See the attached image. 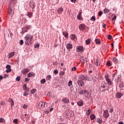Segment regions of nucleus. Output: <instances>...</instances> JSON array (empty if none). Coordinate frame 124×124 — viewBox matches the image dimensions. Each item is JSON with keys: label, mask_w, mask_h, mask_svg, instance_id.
<instances>
[{"label": "nucleus", "mask_w": 124, "mask_h": 124, "mask_svg": "<svg viewBox=\"0 0 124 124\" xmlns=\"http://www.w3.org/2000/svg\"><path fill=\"white\" fill-rule=\"evenodd\" d=\"M33 37V36L31 35L30 34H27L26 36L24 37L25 44L26 45H28V46L31 45V44H32Z\"/></svg>", "instance_id": "1"}, {"label": "nucleus", "mask_w": 124, "mask_h": 124, "mask_svg": "<svg viewBox=\"0 0 124 124\" xmlns=\"http://www.w3.org/2000/svg\"><path fill=\"white\" fill-rule=\"evenodd\" d=\"M108 89L109 87H107V83L104 81H102L99 85V90L101 93L105 92V91H108Z\"/></svg>", "instance_id": "2"}, {"label": "nucleus", "mask_w": 124, "mask_h": 124, "mask_svg": "<svg viewBox=\"0 0 124 124\" xmlns=\"http://www.w3.org/2000/svg\"><path fill=\"white\" fill-rule=\"evenodd\" d=\"M105 78L108 83V85L109 86H108V88L112 86L113 82L111 81V79H109V75L108 74H106Z\"/></svg>", "instance_id": "3"}, {"label": "nucleus", "mask_w": 124, "mask_h": 124, "mask_svg": "<svg viewBox=\"0 0 124 124\" xmlns=\"http://www.w3.org/2000/svg\"><path fill=\"white\" fill-rule=\"evenodd\" d=\"M88 81H93V82H96L97 81L98 78L95 77V76H93L91 77H89L88 78Z\"/></svg>", "instance_id": "4"}, {"label": "nucleus", "mask_w": 124, "mask_h": 124, "mask_svg": "<svg viewBox=\"0 0 124 124\" xmlns=\"http://www.w3.org/2000/svg\"><path fill=\"white\" fill-rule=\"evenodd\" d=\"M45 107V103L44 102H40L38 103V108L39 109H42L43 108H44Z\"/></svg>", "instance_id": "5"}, {"label": "nucleus", "mask_w": 124, "mask_h": 124, "mask_svg": "<svg viewBox=\"0 0 124 124\" xmlns=\"http://www.w3.org/2000/svg\"><path fill=\"white\" fill-rule=\"evenodd\" d=\"M103 116L105 119H107L109 117V112H108V110H106L104 111Z\"/></svg>", "instance_id": "6"}, {"label": "nucleus", "mask_w": 124, "mask_h": 124, "mask_svg": "<svg viewBox=\"0 0 124 124\" xmlns=\"http://www.w3.org/2000/svg\"><path fill=\"white\" fill-rule=\"evenodd\" d=\"M84 51V47L82 46H78L77 47V52H83Z\"/></svg>", "instance_id": "7"}, {"label": "nucleus", "mask_w": 124, "mask_h": 124, "mask_svg": "<svg viewBox=\"0 0 124 124\" xmlns=\"http://www.w3.org/2000/svg\"><path fill=\"white\" fill-rule=\"evenodd\" d=\"M94 63L96 66H99L100 65V62L98 61V59L94 60Z\"/></svg>", "instance_id": "8"}, {"label": "nucleus", "mask_w": 124, "mask_h": 124, "mask_svg": "<svg viewBox=\"0 0 124 124\" xmlns=\"http://www.w3.org/2000/svg\"><path fill=\"white\" fill-rule=\"evenodd\" d=\"M62 102H64V103L67 104L69 102V99L67 97L66 98H63L62 99Z\"/></svg>", "instance_id": "9"}, {"label": "nucleus", "mask_w": 124, "mask_h": 124, "mask_svg": "<svg viewBox=\"0 0 124 124\" xmlns=\"http://www.w3.org/2000/svg\"><path fill=\"white\" fill-rule=\"evenodd\" d=\"M30 7L33 9L35 7V3L33 1L31 2L30 4Z\"/></svg>", "instance_id": "10"}, {"label": "nucleus", "mask_w": 124, "mask_h": 124, "mask_svg": "<svg viewBox=\"0 0 124 124\" xmlns=\"http://www.w3.org/2000/svg\"><path fill=\"white\" fill-rule=\"evenodd\" d=\"M78 86H80V87H83V85H84V81L82 80H78Z\"/></svg>", "instance_id": "11"}, {"label": "nucleus", "mask_w": 124, "mask_h": 124, "mask_svg": "<svg viewBox=\"0 0 124 124\" xmlns=\"http://www.w3.org/2000/svg\"><path fill=\"white\" fill-rule=\"evenodd\" d=\"M81 80H84V81H87L88 80V78L87 76L83 75L81 77Z\"/></svg>", "instance_id": "12"}, {"label": "nucleus", "mask_w": 124, "mask_h": 124, "mask_svg": "<svg viewBox=\"0 0 124 124\" xmlns=\"http://www.w3.org/2000/svg\"><path fill=\"white\" fill-rule=\"evenodd\" d=\"M81 62L83 64L85 62H88V61H87V59L86 58H84V57L81 58Z\"/></svg>", "instance_id": "13"}, {"label": "nucleus", "mask_w": 124, "mask_h": 124, "mask_svg": "<svg viewBox=\"0 0 124 124\" xmlns=\"http://www.w3.org/2000/svg\"><path fill=\"white\" fill-rule=\"evenodd\" d=\"M85 25L84 24H80L79 26V29L80 31H84L85 29Z\"/></svg>", "instance_id": "14"}, {"label": "nucleus", "mask_w": 124, "mask_h": 124, "mask_svg": "<svg viewBox=\"0 0 124 124\" xmlns=\"http://www.w3.org/2000/svg\"><path fill=\"white\" fill-rule=\"evenodd\" d=\"M14 56V52H12L10 53L9 54L7 55V57L8 59H11L13 56Z\"/></svg>", "instance_id": "15"}, {"label": "nucleus", "mask_w": 124, "mask_h": 124, "mask_svg": "<svg viewBox=\"0 0 124 124\" xmlns=\"http://www.w3.org/2000/svg\"><path fill=\"white\" fill-rule=\"evenodd\" d=\"M122 95H123V94H122V93H117L115 94V96H116V97H117V98H121V97H122Z\"/></svg>", "instance_id": "16"}, {"label": "nucleus", "mask_w": 124, "mask_h": 124, "mask_svg": "<svg viewBox=\"0 0 124 124\" xmlns=\"http://www.w3.org/2000/svg\"><path fill=\"white\" fill-rule=\"evenodd\" d=\"M66 48L67 50H71V48H72V45L71 44H68L66 45Z\"/></svg>", "instance_id": "17"}, {"label": "nucleus", "mask_w": 124, "mask_h": 124, "mask_svg": "<svg viewBox=\"0 0 124 124\" xmlns=\"http://www.w3.org/2000/svg\"><path fill=\"white\" fill-rule=\"evenodd\" d=\"M58 14H62V12H63V9L62 8H59L58 9Z\"/></svg>", "instance_id": "18"}, {"label": "nucleus", "mask_w": 124, "mask_h": 124, "mask_svg": "<svg viewBox=\"0 0 124 124\" xmlns=\"http://www.w3.org/2000/svg\"><path fill=\"white\" fill-rule=\"evenodd\" d=\"M112 62H114V63H115L116 64H117V63H118V62H119V60H118V59H117V58L116 57H114L112 59Z\"/></svg>", "instance_id": "19"}, {"label": "nucleus", "mask_w": 124, "mask_h": 124, "mask_svg": "<svg viewBox=\"0 0 124 124\" xmlns=\"http://www.w3.org/2000/svg\"><path fill=\"white\" fill-rule=\"evenodd\" d=\"M28 77L31 78V77H34V73H29L27 75Z\"/></svg>", "instance_id": "20"}, {"label": "nucleus", "mask_w": 124, "mask_h": 124, "mask_svg": "<svg viewBox=\"0 0 124 124\" xmlns=\"http://www.w3.org/2000/svg\"><path fill=\"white\" fill-rule=\"evenodd\" d=\"M29 71H30V70L29 69H25L22 71V74H24V75H26V74H27V73H28V72H29Z\"/></svg>", "instance_id": "21"}, {"label": "nucleus", "mask_w": 124, "mask_h": 124, "mask_svg": "<svg viewBox=\"0 0 124 124\" xmlns=\"http://www.w3.org/2000/svg\"><path fill=\"white\" fill-rule=\"evenodd\" d=\"M32 14L33 13L31 12H28L27 13V16L29 18H32Z\"/></svg>", "instance_id": "22"}, {"label": "nucleus", "mask_w": 124, "mask_h": 124, "mask_svg": "<svg viewBox=\"0 0 124 124\" xmlns=\"http://www.w3.org/2000/svg\"><path fill=\"white\" fill-rule=\"evenodd\" d=\"M63 35L66 37V38H67L68 37V33L66 31L63 32L62 33Z\"/></svg>", "instance_id": "23"}, {"label": "nucleus", "mask_w": 124, "mask_h": 124, "mask_svg": "<svg viewBox=\"0 0 124 124\" xmlns=\"http://www.w3.org/2000/svg\"><path fill=\"white\" fill-rule=\"evenodd\" d=\"M85 42L87 45H90L91 44V39H88L86 40Z\"/></svg>", "instance_id": "24"}, {"label": "nucleus", "mask_w": 124, "mask_h": 124, "mask_svg": "<svg viewBox=\"0 0 124 124\" xmlns=\"http://www.w3.org/2000/svg\"><path fill=\"white\" fill-rule=\"evenodd\" d=\"M88 93V91L87 90H82L79 92V94H83V93Z\"/></svg>", "instance_id": "25"}, {"label": "nucleus", "mask_w": 124, "mask_h": 124, "mask_svg": "<svg viewBox=\"0 0 124 124\" xmlns=\"http://www.w3.org/2000/svg\"><path fill=\"white\" fill-rule=\"evenodd\" d=\"M83 104H84V102L82 101H80L78 102V106H83Z\"/></svg>", "instance_id": "26"}, {"label": "nucleus", "mask_w": 124, "mask_h": 124, "mask_svg": "<svg viewBox=\"0 0 124 124\" xmlns=\"http://www.w3.org/2000/svg\"><path fill=\"white\" fill-rule=\"evenodd\" d=\"M23 90H24V91H26L27 92H29V89L27 88V85L25 84L23 86Z\"/></svg>", "instance_id": "27"}, {"label": "nucleus", "mask_w": 124, "mask_h": 124, "mask_svg": "<svg viewBox=\"0 0 124 124\" xmlns=\"http://www.w3.org/2000/svg\"><path fill=\"white\" fill-rule=\"evenodd\" d=\"M70 37L71 39L74 40L76 38V36H75V34H72L70 35Z\"/></svg>", "instance_id": "28"}, {"label": "nucleus", "mask_w": 124, "mask_h": 124, "mask_svg": "<svg viewBox=\"0 0 124 124\" xmlns=\"http://www.w3.org/2000/svg\"><path fill=\"white\" fill-rule=\"evenodd\" d=\"M90 119L91 120H94V119H95V116L93 114H92L90 116Z\"/></svg>", "instance_id": "29"}, {"label": "nucleus", "mask_w": 124, "mask_h": 124, "mask_svg": "<svg viewBox=\"0 0 124 124\" xmlns=\"http://www.w3.org/2000/svg\"><path fill=\"white\" fill-rule=\"evenodd\" d=\"M95 43H96L97 44H100V40H99V39H96L95 40Z\"/></svg>", "instance_id": "30"}, {"label": "nucleus", "mask_w": 124, "mask_h": 124, "mask_svg": "<svg viewBox=\"0 0 124 124\" xmlns=\"http://www.w3.org/2000/svg\"><path fill=\"white\" fill-rule=\"evenodd\" d=\"M97 123H98V124H101L102 123V120L97 118L96 120Z\"/></svg>", "instance_id": "31"}, {"label": "nucleus", "mask_w": 124, "mask_h": 124, "mask_svg": "<svg viewBox=\"0 0 124 124\" xmlns=\"http://www.w3.org/2000/svg\"><path fill=\"white\" fill-rule=\"evenodd\" d=\"M40 82H41V84H44V83H45L46 82V79H44H44H42L41 80Z\"/></svg>", "instance_id": "32"}, {"label": "nucleus", "mask_w": 124, "mask_h": 124, "mask_svg": "<svg viewBox=\"0 0 124 124\" xmlns=\"http://www.w3.org/2000/svg\"><path fill=\"white\" fill-rule=\"evenodd\" d=\"M68 86L69 87H73V85H72V81L71 80H70L68 82Z\"/></svg>", "instance_id": "33"}, {"label": "nucleus", "mask_w": 124, "mask_h": 124, "mask_svg": "<svg viewBox=\"0 0 124 124\" xmlns=\"http://www.w3.org/2000/svg\"><path fill=\"white\" fill-rule=\"evenodd\" d=\"M25 28L28 30H31V25H26Z\"/></svg>", "instance_id": "34"}, {"label": "nucleus", "mask_w": 124, "mask_h": 124, "mask_svg": "<svg viewBox=\"0 0 124 124\" xmlns=\"http://www.w3.org/2000/svg\"><path fill=\"white\" fill-rule=\"evenodd\" d=\"M0 123H5V120H4V118H0Z\"/></svg>", "instance_id": "35"}, {"label": "nucleus", "mask_w": 124, "mask_h": 124, "mask_svg": "<svg viewBox=\"0 0 124 124\" xmlns=\"http://www.w3.org/2000/svg\"><path fill=\"white\" fill-rule=\"evenodd\" d=\"M20 80H21V77L18 76L16 78V81L17 82H20Z\"/></svg>", "instance_id": "36"}, {"label": "nucleus", "mask_w": 124, "mask_h": 124, "mask_svg": "<svg viewBox=\"0 0 124 124\" xmlns=\"http://www.w3.org/2000/svg\"><path fill=\"white\" fill-rule=\"evenodd\" d=\"M51 75H48L46 77V80H48V81H50V80L51 79Z\"/></svg>", "instance_id": "37"}, {"label": "nucleus", "mask_w": 124, "mask_h": 124, "mask_svg": "<svg viewBox=\"0 0 124 124\" xmlns=\"http://www.w3.org/2000/svg\"><path fill=\"white\" fill-rule=\"evenodd\" d=\"M107 66H111V65H112V64H111V62H110L108 61L107 62Z\"/></svg>", "instance_id": "38"}, {"label": "nucleus", "mask_w": 124, "mask_h": 124, "mask_svg": "<svg viewBox=\"0 0 124 124\" xmlns=\"http://www.w3.org/2000/svg\"><path fill=\"white\" fill-rule=\"evenodd\" d=\"M13 123H14V124H18V119H14L13 120Z\"/></svg>", "instance_id": "39"}, {"label": "nucleus", "mask_w": 124, "mask_h": 124, "mask_svg": "<svg viewBox=\"0 0 124 124\" xmlns=\"http://www.w3.org/2000/svg\"><path fill=\"white\" fill-rule=\"evenodd\" d=\"M35 92H36V90L32 89V90H31V93L33 94V93H35Z\"/></svg>", "instance_id": "40"}, {"label": "nucleus", "mask_w": 124, "mask_h": 124, "mask_svg": "<svg viewBox=\"0 0 124 124\" xmlns=\"http://www.w3.org/2000/svg\"><path fill=\"white\" fill-rule=\"evenodd\" d=\"M96 19H95V16H93L91 18V21H95Z\"/></svg>", "instance_id": "41"}, {"label": "nucleus", "mask_w": 124, "mask_h": 124, "mask_svg": "<svg viewBox=\"0 0 124 124\" xmlns=\"http://www.w3.org/2000/svg\"><path fill=\"white\" fill-rule=\"evenodd\" d=\"M63 75H64V72H63V71L60 72V76L61 77H62V76H63Z\"/></svg>", "instance_id": "42"}, {"label": "nucleus", "mask_w": 124, "mask_h": 124, "mask_svg": "<svg viewBox=\"0 0 124 124\" xmlns=\"http://www.w3.org/2000/svg\"><path fill=\"white\" fill-rule=\"evenodd\" d=\"M9 14H12V13H13V12L12 11V9H11V8L9 9Z\"/></svg>", "instance_id": "43"}, {"label": "nucleus", "mask_w": 124, "mask_h": 124, "mask_svg": "<svg viewBox=\"0 0 124 124\" xmlns=\"http://www.w3.org/2000/svg\"><path fill=\"white\" fill-rule=\"evenodd\" d=\"M6 67L7 69H11V66L10 65H7Z\"/></svg>", "instance_id": "44"}, {"label": "nucleus", "mask_w": 124, "mask_h": 124, "mask_svg": "<svg viewBox=\"0 0 124 124\" xmlns=\"http://www.w3.org/2000/svg\"><path fill=\"white\" fill-rule=\"evenodd\" d=\"M109 10H108L107 9H106L104 10V13H106V14L108 13L109 12Z\"/></svg>", "instance_id": "45"}, {"label": "nucleus", "mask_w": 124, "mask_h": 124, "mask_svg": "<svg viewBox=\"0 0 124 124\" xmlns=\"http://www.w3.org/2000/svg\"><path fill=\"white\" fill-rule=\"evenodd\" d=\"M116 19H117V16H114L112 18V21H116Z\"/></svg>", "instance_id": "46"}, {"label": "nucleus", "mask_w": 124, "mask_h": 124, "mask_svg": "<svg viewBox=\"0 0 124 124\" xmlns=\"http://www.w3.org/2000/svg\"><path fill=\"white\" fill-rule=\"evenodd\" d=\"M53 73L54 74H58V73H59V71H58V70H54L53 71Z\"/></svg>", "instance_id": "47"}, {"label": "nucleus", "mask_w": 124, "mask_h": 124, "mask_svg": "<svg viewBox=\"0 0 124 124\" xmlns=\"http://www.w3.org/2000/svg\"><path fill=\"white\" fill-rule=\"evenodd\" d=\"M0 105H1V106H4V105H5V103L4 101H1L0 103Z\"/></svg>", "instance_id": "48"}, {"label": "nucleus", "mask_w": 124, "mask_h": 124, "mask_svg": "<svg viewBox=\"0 0 124 124\" xmlns=\"http://www.w3.org/2000/svg\"><path fill=\"white\" fill-rule=\"evenodd\" d=\"M19 44L20 45H23V44H24V41H23V40H21L20 41H19Z\"/></svg>", "instance_id": "49"}, {"label": "nucleus", "mask_w": 124, "mask_h": 124, "mask_svg": "<svg viewBox=\"0 0 124 124\" xmlns=\"http://www.w3.org/2000/svg\"><path fill=\"white\" fill-rule=\"evenodd\" d=\"M102 14H103V12H101V11H99L98 13V16L100 17L101 16V15H102Z\"/></svg>", "instance_id": "50"}, {"label": "nucleus", "mask_w": 124, "mask_h": 124, "mask_svg": "<svg viewBox=\"0 0 124 124\" xmlns=\"http://www.w3.org/2000/svg\"><path fill=\"white\" fill-rule=\"evenodd\" d=\"M108 38L109 39V40H111V39H112V36L110 35H108Z\"/></svg>", "instance_id": "51"}, {"label": "nucleus", "mask_w": 124, "mask_h": 124, "mask_svg": "<svg viewBox=\"0 0 124 124\" xmlns=\"http://www.w3.org/2000/svg\"><path fill=\"white\" fill-rule=\"evenodd\" d=\"M91 113V109L89 108L88 109V112H87V115L89 116Z\"/></svg>", "instance_id": "52"}, {"label": "nucleus", "mask_w": 124, "mask_h": 124, "mask_svg": "<svg viewBox=\"0 0 124 124\" xmlns=\"http://www.w3.org/2000/svg\"><path fill=\"white\" fill-rule=\"evenodd\" d=\"M77 18L78 20H81L82 19V17H81V16H80V15H78L77 16Z\"/></svg>", "instance_id": "53"}, {"label": "nucleus", "mask_w": 124, "mask_h": 124, "mask_svg": "<svg viewBox=\"0 0 124 124\" xmlns=\"http://www.w3.org/2000/svg\"><path fill=\"white\" fill-rule=\"evenodd\" d=\"M39 46H40L39 44H36V45H35L34 47L35 48H39Z\"/></svg>", "instance_id": "54"}, {"label": "nucleus", "mask_w": 124, "mask_h": 124, "mask_svg": "<svg viewBox=\"0 0 124 124\" xmlns=\"http://www.w3.org/2000/svg\"><path fill=\"white\" fill-rule=\"evenodd\" d=\"M23 108H24V109H26V108H28V105L24 104L23 106Z\"/></svg>", "instance_id": "55"}, {"label": "nucleus", "mask_w": 124, "mask_h": 124, "mask_svg": "<svg viewBox=\"0 0 124 124\" xmlns=\"http://www.w3.org/2000/svg\"><path fill=\"white\" fill-rule=\"evenodd\" d=\"M11 70H12L11 69H8V70H6V72L7 73H9V72H11Z\"/></svg>", "instance_id": "56"}, {"label": "nucleus", "mask_w": 124, "mask_h": 124, "mask_svg": "<svg viewBox=\"0 0 124 124\" xmlns=\"http://www.w3.org/2000/svg\"><path fill=\"white\" fill-rule=\"evenodd\" d=\"M77 68L76 67L74 66L72 68V71H75V70H76Z\"/></svg>", "instance_id": "57"}, {"label": "nucleus", "mask_w": 124, "mask_h": 124, "mask_svg": "<svg viewBox=\"0 0 124 124\" xmlns=\"http://www.w3.org/2000/svg\"><path fill=\"white\" fill-rule=\"evenodd\" d=\"M103 28H104V29H105V28H106V26H107V24H105V23H103Z\"/></svg>", "instance_id": "58"}, {"label": "nucleus", "mask_w": 124, "mask_h": 124, "mask_svg": "<svg viewBox=\"0 0 124 124\" xmlns=\"http://www.w3.org/2000/svg\"><path fill=\"white\" fill-rule=\"evenodd\" d=\"M116 76H117V73H114V74H113V78H115V77H116Z\"/></svg>", "instance_id": "59"}, {"label": "nucleus", "mask_w": 124, "mask_h": 124, "mask_svg": "<svg viewBox=\"0 0 124 124\" xmlns=\"http://www.w3.org/2000/svg\"><path fill=\"white\" fill-rule=\"evenodd\" d=\"M8 101H9V102H13V100H12V99H11V98H9L8 99Z\"/></svg>", "instance_id": "60"}, {"label": "nucleus", "mask_w": 124, "mask_h": 124, "mask_svg": "<svg viewBox=\"0 0 124 124\" xmlns=\"http://www.w3.org/2000/svg\"><path fill=\"white\" fill-rule=\"evenodd\" d=\"M28 94H29L28 93H27V92H25L23 94L24 96H27V95H28Z\"/></svg>", "instance_id": "61"}, {"label": "nucleus", "mask_w": 124, "mask_h": 124, "mask_svg": "<svg viewBox=\"0 0 124 124\" xmlns=\"http://www.w3.org/2000/svg\"><path fill=\"white\" fill-rule=\"evenodd\" d=\"M30 81V79L28 78H25V82H29Z\"/></svg>", "instance_id": "62"}, {"label": "nucleus", "mask_w": 124, "mask_h": 124, "mask_svg": "<svg viewBox=\"0 0 124 124\" xmlns=\"http://www.w3.org/2000/svg\"><path fill=\"white\" fill-rule=\"evenodd\" d=\"M110 113H113V108H110L109 110Z\"/></svg>", "instance_id": "63"}, {"label": "nucleus", "mask_w": 124, "mask_h": 124, "mask_svg": "<svg viewBox=\"0 0 124 124\" xmlns=\"http://www.w3.org/2000/svg\"><path fill=\"white\" fill-rule=\"evenodd\" d=\"M119 124H124V122H119Z\"/></svg>", "instance_id": "64"}]
</instances>
